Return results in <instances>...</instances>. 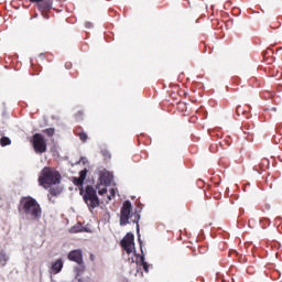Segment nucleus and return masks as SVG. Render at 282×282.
Masks as SVG:
<instances>
[{
    "instance_id": "nucleus-20",
    "label": "nucleus",
    "mask_w": 282,
    "mask_h": 282,
    "mask_svg": "<svg viewBox=\"0 0 282 282\" xmlns=\"http://www.w3.org/2000/svg\"><path fill=\"white\" fill-rule=\"evenodd\" d=\"M143 270H144L145 272H149V265H148L147 263H143Z\"/></svg>"
},
{
    "instance_id": "nucleus-16",
    "label": "nucleus",
    "mask_w": 282,
    "mask_h": 282,
    "mask_svg": "<svg viewBox=\"0 0 282 282\" xmlns=\"http://www.w3.org/2000/svg\"><path fill=\"white\" fill-rule=\"evenodd\" d=\"M83 231V226L80 225H75L74 227L70 228V232H82Z\"/></svg>"
},
{
    "instance_id": "nucleus-18",
    "label": "nucleus",
    "mask_w": 282,
    "mask_h": 282,
    "mask_svg": "<svg viewBox=\"0 0 282 282\" xmlns=\"http://www.w3.org/2000/svg\"><path fill=\"white\" fill-rule=\"evenodd\" d=\"M79 138L83 142H86L87 141V134L86 133H80L79 134Z\"/></svg>"
},
{
    "instance_id": "nucleus-4",
    "label": "nucleus",
    "mask_w": 282,
    "mask_h": 282,
    "mask_svg": "<svg viewBox=\"0 0 282 282\" xmlns=\"http://www.w3.org/2000/svg\"><path fill=\"white\" fill-rule=\"evenodd\" d=\"M121 246L124 252L131 257L129 258V261H131V263H135V237L133 234L128 232L121 240Z\"/></svg>"
},
{
    "instance_id": "nucleus-17",
    "label": "nucleus",
    "mask_w": 282,
    "mask_h": 282,
    "mask_svg": "<svg viewBox=\"0 0 282 282\" xmlns=\"http://www.w3.org/2000/svg\"><path fill=\"white\" fill-rule=\"evenodd\" d=\"M51 195H61V188H51L50 189Z\"/></svg>"
},
{
    "instance_id": "nucleus-21",
    "label": "nucleus",
    "mask_w": 282,
    "mask_h": 282,
    "mask_svg": "<svg viewBox=\"0 0 282 282\" xmlns=\"http://www.w3.org/2000/svg\"><path fill=\"white\" fill-rule=\"evenodd\" d=\"M80 195H83V189H80Z\"/></svg>"
},
{
    "instance_id": "nucleus-7",
    "label": "nucleus",
    "mask_w": 282,
    "mask_h": 282,
    "mask_svg": "<svg viewBox=\"0 0 282 282\" xmlns=\"http://www.w3.org/2000/svg\"><path fill=\"white\" fill-rule=\"evenodd\" d=\"M73 276L77 282H94V279H91V273L83 268H75L73 271Z\"/></svg>"
},
{
    "instance_id": "nucleus-11",
    "label": "nucleus",
    "mask_w": 282,
    "mask_h": 282,
    "mask_svg": "<svg viewBox=\"0 0 282 282\" xmlns=\"http://www.w3.org/2000/svg\"><path fill=\"white\" fill-rule=\"evenodd\" d=\"M86 177H87V172L82 171L79 174V177H75L73 182L76 186H83V183L85 182Z\"/></svg>"
},
{
    "instance_id": "nucleus-10",
    "label": "nucleus",
    "mask_w": 282,
    "mask_h": 282,
    "mask_svg": "<svg viewBox=\"0 0 282 282\" xmlns=\"http://www.w3.org/2000/svg\"><path fill=\"white\" fill-rule=\"evenodd\" d=\"M63 270V260L58 259L52 263L50 273L51 274H58Z\"/></svg>"
},
{
    "instance_id": "nucleus-9",
    "label": "nucleus",
    "mask_w": 282,
    "mask_h": 282,
    "mask_svg": "<svg viewBox=\"0 0 282 282\" xmlns=\"http://www.w3.org/2000/svg\"><path fill=\"white\" fill-rule=\"evenodd\" d=\"M69 261H75V263H83V252L80 250H73L68 253Z\"/></svg>"
},
{
    "instance_id": "nucleus-14",
    "label": "nucleus",
    "mask_w": 282,
    "mask_h": 282,
    "mask_svg": "<svg viewBox=\"0 0 282 282\" xmlns=\"http://www.w3.org/2000/svg\"><path fill=\"white\" fill-rule=\"evenodd\" d=\"M116 193H118V189L111 188L110 189V195L107 196V200L106 202H111V198L116 197Z\"/></svg>"
},
{
    "instance_id": "nucleus-8",
    "label": "nucleus",
    "mask_w": 282,
    "mask_h": 282,
    "mask_svg": "<svg viewBox=\"0 0 282 282\" xmlns=\"http://www.w3.org/2000/svg\"><path fill=\"white\" fill-rule=\"evenodd\" d=\"M33 145L35 149V153H45V151H47V144L45 143V139L41 134H35L33 137Z\"/></svg>"
},
{
    "instance_id": "nucleus-3",
    "label": "nucleus",
    "mask_w": 282,
    "mask_h": 282,
    "mask_svg": "<svg viewBox=\"0 0 282 282\" xmlns=\"http://www.w3.org/2000/svg\"><path fill=\"white\" fill-rule=\"evenodd\" d=\"M131 202L126 200L121 208L120 224L127 226V224H138L140 221V215L131 214Z\"/></svg>"
},
{
    "instance_id": "nucleus-12",
    "label": "nucleus",
    "mask_w": 282,
    "mask_h": 282,
    "mask_svg": "<svg viewBox=\"0 0 282 282\" xmlns=\"http://www.w3.org/2000/svg\"><path fill=\"white\" fill-rule=\"evenodd\" d=\"M8 254H6V251H0V264L6 265L8 263Z\"/></svg>"
},
{
    "instance_id": "nucleus-13",
    "label": "nucleus",
    "mask_w": 282,
    "mask_h": 282,
    "mask_svg": "<svg viewBox=\"0 0 282 282\" xmlns=\"http://www.w3.org/2000/svg\"><path fill=\"white\" fill-rule=\"evenodd\" d=\"M39 8H40V10H50L52 8V2H50V0H47L44 3H40Z\"/></svg>"
},
{
    "instance_id": "nucleus-19",
    "label": "nucleus",
    "mask_w": 282,
    "mask_h": 282,
    "mask_svg": "<svg viewBox=\"0 0 282 282\" xmlns=\"http://www.w3.org/2000/svg\"><path fill=\"white\" fill-rule=\"evenodd\" d=\"M45 132L47 135H54V129H47Z\"/></svg>"
},
{
    "instance_id": "nucleus-1",
    "label": "nucleus",
    "mask_w": 282,
    "mask_h": 282,
    "mask_svg": "<svg viewBox=\"0 0 282 282\" xmlns=\"http://www.w3.org/2000/svg\"><path fill=\"white\" fill-rule=\"evenodd\" d=\"M39 184L43 186V188L56 186V184H61V174L54 169L44 167L40 173Z\"/></svg>"
},
{
    "instance_id": "nucleus-2",
    "label": "nucleus",
    "mask_w": 282,
    "mask_h": 282,
    "mask_svg": "<svg viewBox=\"0 0 282 282\" xmlns=\"http://www.w3.org/2000/svg\"><path fill=\"white\" fill-rule=\"evenodd\" d=\"M22 213L28 219H39L41 217V205L32 197H25L21 200Z\"/></svg>"
},
{
    "instance_id": "nucleus-6",
    "label": "nucleus",
    "mask_w": 282,
    "mask_h": 282,
    "mask_svg": "<svg viewBox=\"0 0 282 282\" xmlns=\"http://www.w3.org/2000/svg\"><path fill=\"white\" fill-rule=\"evenodd\" d=\"M113 176L109 172H104L99 178L100 184L97 185V191L99 195H105L107 193V184H111Z\"/></svg>"
},
{
    "instance_id": "nucleus-15",
    "label": "nucleus",
    "mask_w": 282,
    "mask_h": 282,
    "mask_svg": "<svg viewBox=\"0 0 282 282\" xmlns=\"http://www.w3.org/2000/svg\"><path fill=\"white\" fill-rule=\"evenodd\" d=\"M10 138H8V137H4V138H2L1 140H0V144H1V147H8V144H10Z\"/></svg>"
},
{
    "instance_id": "nucleus-5",
    "label": "nucleus",
    "mask_w": 282,
    "mask_h": 282,
    "mask_svg": "<svg viewBox=\"0 0 282 282\" xmlns=\"http://www.w3.org/2000/svg\"><path fill=\"white\" fill-rule=\"evenodd\" d=\"M84 200L90 208H98V206H100V200L98 199V195H96V189L94 187L88 186L86 188Z\"/></svg>"
}]
</instances>
